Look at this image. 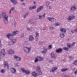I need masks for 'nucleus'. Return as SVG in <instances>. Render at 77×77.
Returning <instances> with one entry per match:
<instances>
[{"mask_svg": "<svg viewBox=\"0 0 77 77\" xmlns=\"http://www.w3.org/2000/svg\"><path fill=\"white\" fill-rule=\"evenodd\" d=\"M12 10H10L9 11V14H11V11Z\"/></svg>", "mask_w": 77, "mask_h": 77, "instance_id": "nucleus-53", "label": "nucleus"}, {"mask_svg": "<svg viewBox=\"0 0 77 77\" xmlns=\"http://www.w3.org/2000/svg\"><path fill=\"white\" fill-rule=\"evenodd\" d=\"M57 67H53L51 70L50 71L51 72H53L54 71H55L56 70H57Z\"/></svg>", "mask_w": 77, "mask_h": 77, "instance_id": "nucleus-8", "label": "nucleus"}, {"mask_svg": "<svg viewBox=\"0 0 77 77\" xmlns=\"http://www.w3.org/2000/svg\"><path fill=\"white\" fill-rule=\"evenodd\" d=\"M15 66L17 67L18 66H20V65H19L18 63H17L16 64H15Z\"/></svg>", "mask_w": 77, "mask_h": 77, "instance_id": "nucleus-42", "label": "nucleus"}, {"mask_svg": "<svg viewBox=\"0 0 77 77\" xmlns=\"http://www.w3.org/2000/svg\"><path fill=\"white\" fill-rule=\"evenodd\" d=\"M54 29V28L52 27H51L50 28V30H53V29Z\"/></svg>", "mask_w": 77, "mask_h": 77, "instance_id": "nucleus-51", "label": "nucleus"}, {"mask_svg": "<svg viewBox=\"0 0 77 77\" xmlns=\"http://www.w3.org/2000/svg\"><path fill=\"white\" fill-rule=\"evenodd\" d=\"M24 37V34H22L21 36V38H23Z\"/></svg>", "mask_w": 77, "mask_h": 77, "instance_id": "nucleus-50", "label": "nucleus"}, {"mask_svg": "<svg viewBox=\"0 0 77 77\" xmlns=\"http://www.w3.org/2000/svg\"><path fill=\"white\" fill-rule=\"evenodd\" d=\"M52 18L50 17H48V20L49 21H51Z\"/></svg>", "mask_w": 77, "mask_h": 77, "instance_id": "nucleus-37", "label": "nucleus"}, {"mask_svg": "<svg viewBox=\"0 0 77 77\" xmlns=\"http://www.w3.org/2000/svg\"><path fill=\"white\" fill-rule=\"evenodd\" d=\"M4 65L5 66H6L7 67V69H9V65L8 63L6 61H5L4 62Z\"/></svg>", "mask_w": 77, "mask_h": 77, "instance_id": "nucleus-22", "label": "nucleus"}, {"mask_svg": "<svg viewBox=\"0 0 77 77\" xmlns=\"http://www.w3.org/2000/svg\"><path fill=\"white\" fill-rule=\"evenodd\" d=\"M69 60H71L72 59V57L71 56H69Z\"/></svg>", "mask_w": 77, "mask_h": 77, "instance_id": "nucleus-39", "label": "nucleus"}, {"mask_svg": "<svg viewBox=\"0 0 77 77\" xmlns=\"http://www.w3.org/2000/svg\"><path fill=\"white\" fill-rule=\"evenodd\" d=\"M17 25V23L16 22H15L14 23V27H15V26H16V25Z\"/></svg>", "mask_w": 77, "mask_h": 77, "instance_id": "nucleus-57", "label": "nucleus"}, {"mask_svg": "<svg viewBox=\"0 0 77 77\" xmlns=\"http://www.w3.org/2000/svg\"><path fill=\"white\" fill-rule=\"evenodd\" d=\"M32 75L34 77H36V76L37 75L36 73V72H32Z\"/></svg>", "mask_w": 77, "mask_h": 77, "instance_id": "nucleus-26", "label": "nucleus"}, {"mask_svg": "<svg viewBox=\"0 0 77 77\" xmlns=\"http://www.w3.org/2000/svg\"><path fill=\"white\" fill-rule=\"evenodd\" d=\"M20 1H21V2H23L24 1V0H20Z\"/></svg>", "mask_w": 77, "mask_h": 77, "instance_id": "nucleus-58", "label": "nucleus"}, {"mask_svg": "<svg viewBox=\"0 0 77 77\" xmlns=\"http://www.w3.org/2000/svg\"><path fill=\"white\" fill-rule=\"evenodd\" d=\"M36 6L35 5L32 7V9H36Z\"/></svg>", "mask_w": 77, "mask_h": 77, "instance_id": "nucleus-43", "label": "nucleus"}, {"mask_svg": "<svg viewBox=\"0 0 77 77\" xmlns=\"http://www.w3.org/2000/svg\"><path fill=\"white\" fill-rule=\"evenodd\" d=\"M2 17L4 19L3 21L5 24H6L8 23V16L6 13H3L2 14Z\"/></svg>", "mask_w": 77, "mask_h": 77, "instance_id": "nucleus-1", "label": "nucleus"}, {"mask_svg": "<svg viewBox=\"0 0 77 77\" xmlns=\"http://www.w3.org/2000/svg\"><path fill=\"white\" fill-rule=\"evenodd\" d=\"M67 45L68 47H69V48H71V45L69 43L67 44Z\"/></svg>", "mask_w": 77, "mask_h": 77, "instance_id": "nucleus-34", "label": "nucleus"}, {"mask_svg": "<svg viewBox=\"0 0 77 77\" xmlns=\"http://www.w3.org/2000/svg\"><path fill=\"white\" fill-rule=\"evenodd\" d=\"M2 46V45L1 44V43H0V47H1Z\"/></svg>", "mask_w": 77, "mask_h": 77, "instance_id": "nucleus-61", "label": "nucleus"}, {"mask_svg": "<svg viewBox=\"0 0 77 77\" xmlns=\"http://www.w3.org/2000/svg\"><path fill=\"white\" fill-rule=\"evenodd\" d=\"M32 7H30L29 8V9H30V10H32Z\"/></svg>", "mask_w": 77, "mask_h": 77, "instance_id": "nucleus-54", "label": "nucleus"}, {"mask_svg": "<svg viewBox=\"0 0 77 77\" xmlns=\"http://www.w3.org/2000/svg\"><path fill=\"white\" fill-rule=\"evenodd\" d=\"M42 18H43L42 17V16H41V15L38 16V19H39V20H41Z\"/></svg>", "mask_w": 77, "mask_h": 77, "instance_id": "nucleus-38", "label": "nucleus"}, {"mask_svg": "<svg viewBox=\"0 0 77 77\" xmlns=\"http://www.w3.org/2000/svg\"><path fill=\"white\" fill-rule=\"evenodd\" d=\"M75 44V43H74V42H73L72 44V46H73V45H74Z\"/></svg>", "mask_w": 77, "mask_h": 77, "instance_id": "nucleus-55", "label": "nucleus"}, {"mask_svg": "<svg viewBox=\"0 0 77 77\" xmlns=\"http://www.w3.org/2000/svg\"><path fill=\"white\" fill-rule=\"evenodd\" d=\"M42 18H44L45 17V14L44 13L43 15L42 16Z\"/></svg>", "mask_w": 77, "mask_h": 77, "instance_id": "nucleus-48", "label": "nucleus"}, {"mask_svg": "<svg viewBox=\"0 0 77 77\" xmlns=\"http://www.w3.org/2000/svg\"><path fill=\"white\" fill-rule=\"evenodd\" d=\"M43 7V6H40L37 9V12L38 13V12H39L42 9Z\"/></svg>", "mask_w": 77, "mask_h": 77, "instance_id": "nucleus-10", "label": "nucleus"}, {"mask_svg": "<svg viewBox=\"0 0 77 77\" xmlns=\"http://www.w3.org/2000/svg\"><path fill=\"white\" fill-rule=\"evenodd\" d=\"M25 72L26 74H29V73H30V71L28 70H26Z\"/></svg>", "mask_w": 77, "mask_h": 77, "instance_id": "nucleus-32", "label": "nucleus"}, {"mask_svg": "<svg viewBox=\"0 0 77 77\" xmlns=\"http://www.w3.org/2000/svg\"><path fill=\"white\" fill-rule=\"evenodd\" d=\"M43 49L44 50L42 51V53L43 54H45V53H46L47 52V49L45 47H43Z\"/></svg>", "mask_w": 77, "mask_h": 77, "instance_id": "nucleus-11", "label": "nucleus"}, {"mask_svg": "<svg viewBox=\"0 0 77 77\" xmlns=\"http://www.w3.org/2000/svg\"><path fill=\"white\" fill-rule=\"evenodd\" d=\"M56 19L54 18H52V19L51 20V22H52L53 23H54V22H56Z\"/></svg>", "mask_w": 77, "mask_h": 77, "instance_id": "nucleus-28", "label": "nucleus"}, {"mask_svg": "<svg viewBox=\"0 0 77 77\" xmlns=\"http://www.w3.org/2000/svg\"><path fill=\"white\" fill-rule=\"evenodd\" d=\"M19 33V32L18 31H14L11 34V33H9L8 34L6 35V37L7 38L9 39H11V36H15L16 35L15 34H18Z\"/></svg>", "mask_w": 77, "mask_h": 77, "instance_id": "nucleus-2", "label": "nucleus"}, {"mask_svg": "<svg viewBox=\"0 0 77 77\" xmlns=\"http://www.w3.org/2000/svg\"><path fill=\"white\" fill-rule=\"evenodd\" d=\"M38 61H42L44 60V59L41 57L37 56L36 57Z\"/></svg>", "mask_w": 77, "mask_h": 77, "instance_id": "nucleus-15", "label": "nucleus"}, {"mask_svg": "<svg viewBox=\"0 0 77 77\" xmlns=\"http://www.w3.org/2000/svg\"><path fill=\"white\" fill-rule=\"evenodd\" d=\"M12 3L14 5H16V4H18V2L17 1L14 0L13 2H12Z\"/></svg>", "mask_w": 77, "mask_h": 77, "instance_id": "nucleus-27", "label": "nucleus"}, {"mask_svg": "<svg viewBox=\"0 0 77 77\" xmlns=\"http://www.w3.org/2000/svg\"><path fill=\"white\" fill-rule=\"evenodd\" d=\"M52 45H49V46L48 47V49L50 50L52 49Z\"/></svg>", "mask_w": 77, "mask_h": 77, "instance_id": "nucleus-31", "label": "nucleus"}, {"mask_svg": "<svg viewBox=\"0 0 77 77\" xmlns=\"http://www.w3.org/2000/svg\"><path fill=\"white\" fill-rule=\"evenodd\" d=\"M62 49L61 48H60L56 50V53H60V52H62Z\"/></svg>", "mask_w": 77, "mask_h": 77, "instance_id": "nucleus-18", "label": "nucleus"}, {"mask_svg": "<svg viewBox=\"0 0 77 77\" xmlns=\"http://www.w3.org/2000/svg\"><path fill=\"white\" fill-rule=\"evenodd\" d=\"M24 50L25 53H30L31 51V48L30 47L28 48L27 47H25L24 48Z\"/></svg>", "mask_w": 77, "mask_h": 77, "instance_id": "nucleus-3", "label": "nucleus"}, {"mask_svg": "<svg viewBox=\"0 0 77 77\" xmlns=\"http://www.w3.org/2000/svg\"><path fill=\"white\" fill-rule=\"evenodd\" d=\"M68 70V69H62L61 70V71L62 72H64L65 71H66Z\"/></svg>", "mask_w": 77, "mask_h": 77, "instance_id": "nucleus-35", "label": "nucleus"}, {"mask_svg": "<svg viewBox=\"0 0 77 77\" xmlns=\"http://www.w3.org/2000/svg\"><path fill=\"white\" fill-rule=\"evenodd\" d=\"M14 9H15V7H12L11 10V11H14Z\"/></svg>", "mask_w": 77, "mask_h": 77, "instance_id": "nucleus-49", "label": "nucleus"}, {"mask_svg": "<svg viewBox=\"0 0 77 77\" xmlns=\"http://www.w3.org/2000/svg\"><path fill=\"white\" fill-rule=\"evenodd\" d=\"M1 73H4L5 72V70L2 69L1 70Z\"/></svg>", "mask_w": 77, "mask_h": 77, "instance_id": "nucleus-45", "label": "nucleus"}, {"mask_svg": "<svg viewBox=\"0 0 77 77\" xmlns=\"http://www.w3.org/2000/svg\"><path fill=\"white\" fill-rule=\"evenodd\" d=\"M38 37H39V33L37 32L35 33V41H37L38 40Z\"/></svg>", "mask_w": 77, "mask_h": 77, "instance_id": "nucleus-17", "label": "nucleus"}, {"mask_svg": "<svg viewBox=\"0 0 77 77\" xmlns=\"http://www.w3.org/2000/svg\"><path fill=\"white\" fill-rule=\"evenodd\" d=\"M23 45H24L27 46V45H29V42H28L25 41L23 43Z\"/></svg>", "mask_w": 77, "mask_h": 77, "instance_id": "nucleus-24", "label": "nucleus"}, {"mask_svg": "<svg viewBox=\"0 0 77 77\" xmlns=\"http://www.w3.org/2000/svg\"><path fill=\"white\" fill-rule=\"evenodd\" d=\"M74 64L75 65H77V60H76L75 61Z\"/></svg>", "mask_w": 77, "mask_h": 77, "instance_id": "nucleus-40", "label": "nucleus"}, {"mask_svg": "<svg viewBox=\"0 0 77 77\" xmlns=\"http://www.w3.org/2000/svg\"><path fill=\"white\" fill-rule=\"evenodd\" d=\"M11 41H12V42H13V44H15L16 42H17V39H13L11 40Z\"/></svg>", "mask_w": 77, "mask_h": 77, "instance_id": "nucleus-19", "label": "nucleus"}, {"mask_svg": "<svg viewBox=\"0 0 77 77\" xmlns=\"http://www.w3.org/2000/svg\"><path fill=\"white\" fill-rule=\"evenodd\" d=\"M71 32H72V33H74V32H73V31L71 30Z\"/></svg>", "mask_w": 77, "mask_h": 77, "instance_id": "nucleus-60", "label": "nucleus"}, {"mask_svg": "<svg viewBox=\"0 0 77 77\" xmlns=\"http://www.w3.org/2000/svg\"><path fill=\"white\" fill-rule=\"evenodd\" d=\"M60 31L61 32H64V33H65L66 32V29L63 28H61L60 29Z\"/></svg>", "mask_w": 77, "mask_h": 77, "instance_id": "nucleus-20", "label": "nucleus"}, {"mask_svg": "<svg viewBox=\"0 0 77 77\" xmlns=\"http://www.w3.org/2000/svg\"><path fill=\"white\" fill-rule=\"evenodd\" d=\"M49 62L50 63H53V60H49Z\"/></svg>", "mask_w": 77, "mask_h": 77, "instance_id": "nucleus-47", "label": "nucleus"}, {"mask_svg": "<svg viewBox=\"0 0 77 77\" xmlns=\"http://www.w3.org/2000/svg\"><path fill=\"white\" fill-rule=\"evenodd\" d=\"M51 57L52 59H55L56 58V56H55V54L54 53H52L51 54Z\"/></svg>", "mask_w": 77, "mask_h": 77, "instance_id": "nucleus-14", "label": "nucleus"}, {"mask_svg": "<svg viewBox=\"0 0 77 77\" xmlns=\"http://www.w3.org/2000/svg\"><path fill=\"white\" fill-rule=\"evenodd\" d=\"M76 10V7L75 6H72L70 8V11L71 12H73V11H75Z\"/></svg>", "mask_w": 77, "mask_h": 77, "instance_id": "nucleus-16", "label": "nucleus"}, {"mask_svg": "<svg viewBox=\"0 0 77 77\" xmlns=\"http://www.w3.org/2000/svg\"><path fill=\"white\" fill-rule=\"evenodd\" d=\"M75 18V16H74L73 15L69 16L67 18V19L68 21H71V20H74Z\"/></svg>", "mask_w": 77, "mask_h": 77, "instance_id": "nucleus-4", "label": "nucleus"}, {"mask_svg": "<svg viewBox=\"0 0 77 77\" xmlns=\"http://www.w3.org/2000/svg\"><path fill=\"white\" fill-rule=\"evenodd\" d=\"M15 0H11V2H14Z\"/></svg>", "mask_w": 77, "mask_h": 77, "instance_id": "nucleus-59", "label": "nucleus"}, {"mask_svg": "<svg viewBox=\"0 0 77 77\" xmlns=\"http://www.w3.org/2000/svg\"><path fill=\"white\" fill-rule=\"evenodd\" d=\"M50 4V2H46V7L47 8H48V6H49V5Z\"/></svg>", "mask_w": 77, "mask_h": 77, "instance_id": "nucleus-29", "label": "nucleus"}, {"mask_svg": "<svg viewBox=\"0 0 77 77\" xmlns=\"http://www.w3.org/2000/svg\"><path fill=\"white\" fill-rule=\"evenodd\" d=\"M43 44H44V42H39V45H42Z\"/></svg>", "mask_w": 77, "mask_h": 77, "instance_id": "nucleus-44", "label": "nucleus"}, {"mask_svg": "<svg viewBox=\"0 0 77 77\" xmlns=\"http://www.w3.org/2000/svg\"><path fill=\"white\" fill-rule=\"evenodd\" d=\"M33 40H34V37H33V36L32 35L29 36V41H33Z\"/></svg>", "mask_w": 77, "mask_h": 77, "instance_id": "nucleus-12", "label": "nucleus"}, {"mask_svg": "<svg viewBox=\"0 0 77 77\" xmlns=\"http://www.w3.org/2000/svg\"><path fill=\"white\" fill-rule=\"evenodd\" d=\"M33 4H36V2H33Z\"/></svg>", "mask_w": 77, "mask_h": 77, "instance_id": "nucleus-62", "label": "nucleus"}, {"mask_svg": "<svg viewBox=\"0 0 77 77\" xmlns=\"http://www.w3.org/2000/svg\"><path fill=\"white\" fill-rule=\"evenodd\" d=\"M38 61H39V60L38 59V58H37L36 57L35 59V60L34 61L35 63H37V62H38Z\"/></svg>", "mask_w": 77, "mask_h": 77, "instance_id": "nucleus-33", "label": "nucleus"}, {"mask_svg": "<svg viewBox=\"0 0 77 77\" xmlns=\"http://www.w3.org/2000/svg\"><path fill=\"white\" fill-rule=\"evenodd\" d=\"M55 26H60V23H57L54 24Z\"/></svg>", "mask_w": 77, "mask_h": 77, "instance_id": "nucleus-36", "label": "nucleus"}, {"mask_svg": "<svg viewBox=\"0 0 77 77\" xmlns=\"http://www.w3.org/2000/svg\"><path fill=\"white\" fill-rule=\"evenodd\" d=\"M5 49L1 50L0 53V56H5Z\"/></svg>", "mask_w": 77, "mask_h": 77, "instance_id": "nucleus-6", "label": "nucleus"}, {"mask_svg": "<svg viewBox=\"0 0 77 77\" xmlns=\"http://www.w3.org/2000/svg\"><path fill=\"white\" fill-rule=\"evenodd\" d=\"M37 68L38 69L36 70L38 74L39 75H41V74H42V72H41V70H40V69L41 68L40 66H37Z\"/></svg>", "mask_w": 77, "mask_h": 77, "instance_id": "nucleus-5", "label": "nucleus"}, {"mask_svg": "<svg viewBox=\"0 0 77 77\" xmlns=\"http://www.w3.org/2000/svg\"><path fill=\"white\" fill-rule=\"evenodd\" d=\"M63 49L64 50L66 51H69V48L68 47H64Z\"/></svg>", "mask_w": 77, "mask_h": 77, "instance_id": "nucleus-25", "label": "nucleus"}, {"mask_svg": "<svg viewBox=\"0 0 77 77\" xmlns=\"http://www.w3.org/2000/svg\"><path fill=\"white\" fill-rule=\"evenodd\" d=\"M29 15V13H26V14L24 15L23 16V18H25L27 16V15Z\"/></svg>", "mask_w": 77, "mask_h": 77, "instance_id": "nucleus-30", "label": "nucleus"}, {"mask_svg": "<svg viewBox=\"0 0 77 77\" xmlns=\"http://www.w3.org/2000/svg\"><path fill=\"white\" fill-rule=\"evenodd\" d=\"M49 9H51V6H49Z\"/></svg>", "mask_w": 77, "mask_h": 77, "instance_id": "nucleus-56", "label": "nucleus"}, {"mask_svg": "<svg viewBox=\"0 0 77 77\" xmlns=\"http://www.w3.org/2000/svg\"><path fill=\"white\" fill-rule=\"evenodd\" d=\"M27 30H28L29 31H31V29H30L29 27H27L26 28Z\"/></svg>", "mask_w": 77, "mask_h": 77, "instance_id": "nucleus-46", "label": "nucleus"}, {"mask_svg": "<svg viewBox=\"0 0 77 77\" xmlns=\"http://www.w3.org/2000/svg\"><path fill=\"white\" fill-rule=\"evenodd\" d=\"M14 58L16 59L17 61H20L21 60V58L20 57H18L16 55L14 56Z\"/></svg>", "mask_w": 77, "mask_h": 77, "instance_id": "nucleus-7", "label": "nucleus"}, {"mask_svg": "<svg viewBox=\"0 0 77 77\" xmlns=\"http://www.w3.org/2000/svg\"><path fill=\"white\" fill-rule=\"evenodd\" d=\"M8 45L9 46H11L12 45H14V44H13V43L12 42V41L11 40L10 41L8 42Z\"/></svg>", "mask_w": 77, "mask_h": 77, "instance_id": "nucleus-21", "label": "nucleus"}, {"mask_svg": "<svg viewBox=\"0 0 77 77\" xmlns=\"http://www.w3.org/2000/svg\"><path fill=\"white\" fill-rule=\"evenodd\" d=\"M21 71H22V72H25L26 71V70H25V69H21Z\"/></svg>", "mask_w": 77, "mask_h": 77, "instance_id": "nucleus-41", "label": "nucleus"}, {"mask_svg": "<svg viewBox=\"0 0 77 77\" xmlns=\"http://www.w3.org/2000/svg\"><path fill=\"white\" fill-rule=\"evenodd\" d=\"M46 30V29H43V30Z\"/></svg>", "mask_w": 77, "mask_h": 77, "instance_id": "nucleus-63", "label": "nucleus"}, {"mask_svg": "<svg viewBox=\"0 0 77 77\" xmlns=\"http://www.w3.org/2000/svg\"><path fill=\"white\" fill-rule=\"evenodd\" d=\"M21 5H23V6H25V3H23L21 4Z\"/></svg>", "mask_w": 77, "mask_h": 77, "instance_id": "nucleus-52", "label": "nucleus"}, {"mask_svg": "<svg viewBox=\"0 0 77 77\" xmlns=\"http://www.w3.org/2000/svg\"><path fill=\"white\" fill-rule=\"evenodd\" d=\"M60 36L61 38H64V37L65 36V35H64V34L63 33L61 32V33L60 34Z\"/></svg>", "mask_w": 77, "mask_h": 77, "instance_id": "nucleus-23", "label": "nucleus"}, {"mask_svg": "<svg viewBox=\"0 0 77 77\" xmlns=\"http://www.w3.org/2000/svg\"><path fill=\"white\" fill-rule=\"evenodd\" d=\"M14 53L15 51L12 49H10L8 51V53L9 54H13Z\"/></svg>", "mask_w": 77, "mask_h": 77, "instance_id": "nucleus-13", "label": "nucleus"}, {"mask_svg": "<svg viewBox=\"0 0 77 77\" xmlns=\"http://www.w3.org/2000/svg\"><path fill=\"white\" fill-rule=\"evenodd\" d=\"M10 71L12 74H14V73H15V72H16V70L14 68H11Z\"/></svg>", "mask_w": 77, "mask_h": 77, "instance_id": "nucleus-9", "label": "nucleus"}]
</instances>
